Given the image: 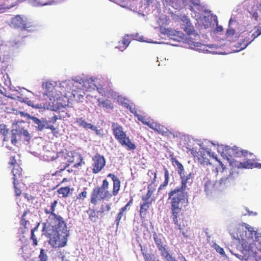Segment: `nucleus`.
I'll list each match as a JSON object with an SVG mask.
<instances>
[{"label": "nucleus", "instance_id": "39", "mask_svg": "<svg viewBox=\"0 0 261 261\" xmlns=\"http://www.w3.org/2000/svg\"><path fill=\"white\" fill-rule=\"evenodd\" d=\"M89 219L93 222H95L98 218L94 211H92L89 215Z\"/></svg>", "mask_w": 261, "mask_h": 261}, {"label": "nucleus", "instance_id": "23", "mask_svg": "<svg viewBox=\"0 0 261 261\" xmlns=\"http://www.w3.org/2000/svg\"><path fill=\"white\" fill-rule=\"evenodd\" d=\"M153 236L154 241L155 243V244L158 248L163 246L166 245L165 244V239L162 234H156V233H155L154 234H153Z\"/></svg>", "mask_w": 261, "mask_h": 261}, {"label": "nucleus", "instance_id": "15", "mask_svg": "<svg viewBox=\"0 0 261 261\" xmlns=\"http://www.w3.org/2000/svg\"><path fill=\"white\" fill-rule=\"evenodd\" d=\"M130 40L131 38L129 35H125L122 40L118 42V45L116 46V48L123 51L127 47L130 42Z\"/></svg>", "mask_w": 261, "mask_h": 261}, {"label": "nucleus", "instance_id": "64", "mask_svg": "<svg viewBox=\"0 0 261 261\" xmlns=\"http://www.w3.org/2000/svg\"><path fill=\"white\" fill-rule=\"evenodd\" d=\"M25 1V0H17L18 4L20 3H22Z\"/></svg>", "mask_w": 261, "mask_h": 261}, {"label": "nucleus", "instance_id": "62", "mask_svg": "<svg viewBox=\"0 0 261 261\" xmlns=\"http://www.w3.org/2000/svg\"><path fill=\"white\" fill-rule=\"evenodd\" d=\"M152 174L154 175L153 180H155L156 178V172H154L153 173L152 172Z\"/></svg>", "mask_w": 261, "mask_h": 261}, {"label": "nucleus", "instance_id": "61", "mask_svg": "<svg viewBox=\"0 0 261 261\" xmlns=\"http://www.w3.org/2000/svg\"><path fill=\"white\" fill-rule=\"evenodd\" d=\"M223 30V28L221 26L217 27V31L219 32L222 31Z\"/></svg>", "mask_w": 261, "mask_h": 261}, {"label": "nucleus", "instance_id": "44", "mask_svg": "<svg viewBox=\"0 0 261 261\" xmlns=\"http://www.w3.org/2000/svg\"><path fill=\"white\" fill-rule=\"evenodd\" d=\"M79 157L80 161L78 163L73 165V168H77L79 167L82 166L83 165L85 164V162L83 161V158L81 155H79Z\"/></svg>", "mask_w": 261, "mask_h": 261}, {"label": "nucleus", "instance_id": "59", "mask_svg": "<svg viewBox=\"0 0 261 261\" xmlns=\"http://www.w3.org/2000/svg\"><path fill=\"white\" fill-rule=\"evenodd\" d=\"M192 4L194 6H198V5H199V2L198 1H197L196 2H194L193 1H192Z\"/></svg>", "mask_w": 261, "mask_h": 261}, {"label": "nucleus", "instance_id": "8", "mask_svg": "<svg viewBox=\"0 0 261 261\" xmlns=\"http://www.w3.org/2000/svg\"><path fill=\"white\" fill-rule=\"evenodd\" d=\"M191 153L197 160L200 164L207 165L210 164L209 160L207 158V153L205 151L197 152L194 149L190 150Z\"/></svg>", "mask_w": 261, "mask_h": 261}, {"label": "nucleus", "instance_id": "9", "mask_svg": "<svg viewBox=\"0 0 261 261\" xmlns=\"http://www.w3.org/2000/svg\"><path fill=\"white\" fill-rule=\"evenodd\" d=\"M97 189L101 193L102 196L105 198L106 200L110 199L113 195V193H111L109 191V182L107 179H104L102 181V184L100 187H96Z\"/></svg>", "mask_w": 261, "mask_h": 261}, {"label": "nucleus", "instance_id": "33", "mask_svg": "<svg viewBox=\"0 0 261 261\" xmlns=\"http://www.w3.org/2000/svg\"><path fill=\"white\" fill-rule=\"evenodd\" d=\"M232 180V176L230 174L228 177H222L220 180V182L221 185H226L230 183Z\"/></svg>", "mask_w": 261, "mask_h": 261}, {"label": "nucleus", "instance_id": "54", "mask_svg": "<svg viewBox=\"0 0 261 261\" xmlns=\"http://www.w3.org/2000/svg\"><path fill=\"white\" fill-rule=\"evenodd\" d=\"M47 128H49L50 129L53 130L55 129V127L53 125H50V124H46V127Z\"/></svg>", "mask_w": 261, "mask_h": 261}, {"label": "nucleus", "instance_id": "12", "mask_svg": "<svg viewBox=\"0 0 261 261\" xmlns=\"http://www.w3.org/2000/svg\"><path fill=\"white\" fill-rule=\"evenodd\" d=\"M106 200L101 193L95 187L94 188L90 195V202L94 205H97L99 202Z\"/></svg>", "mask_w": 261, "mask_h": 261}, {"label": "nucleus", "instance_id": "63", "mask_svg": "<svg viewBox=\"0 0 261 261\" xmlns=\"http://www.w3.org/2000/svg\"><path fill=\"white\" fill-rule=\"evenodd\" d=\"M68 181V179H67V178H64L62 179V181H61V183H63V182H67V181Z\"/></svg>", "mask_w": 261, "mask_h": 261}, {"label": "nucleus", "instance_id": "6", "mask_svg": "<svg viewBox=\"0 0 261 261\" xmlns=\"http://www.w3.org/2000/svg\"><path fill=\"white\" fill-rule=\"evenodd\" d=\"M47 156L48 157V160L55 161L58 169H59V171L56 172V174L64 171L71 163L74 162L73 157L71 156L68 152L63 151L59 152L56 153L55 155H47Z\"/></svg>", "mask_w": 261, "mask_h": 261}, {"label": "nucleus", "instance_id": "26", "mask_svg": "<svg viewBox=\"0 0 261 261\" xmlns=\"http://www.w3.org/2000/svg\"><path fill=\"white\" fill-rule=\"evenodd\" d=\"M70 189L68 187H61L59 188L57 192L59 195H61L62 197H67L69 196Z\"/></svg>", "mask_w": 261, "mask_h": 261}, {"label": "nucleus", "instance_id": "2", "mask_svg": "<svg viewBox=\"0 0 261 261\" xmlns=\"http://www.w3.org/2000/svg\"><path fill=\"white\" fill-rule=\"evenodd\" d=\"M181 185L174 189H171L168 193V200H170L171 218L174 224L180 230L183 229L184 225H181V220L183 216L184 208L188 203V194L187 191L188 185H190L193 180L191 173L187 175L180 176Z\"/></svg>", "mask_w": 261, "mask_h": 261}, {"label": "nucleus", "instance_id": "27", "mask_svg": "<svg viewBox=\"0 0 261 261\" xmlns=\"http://www.w3.org/2000/svg\"><path fill=\"white\" fill-rule=\"evenodd\" d=\"M154 130L163 136L168 135L169 132L167 128H165L163 126L158 124H157L156 126H155Z\"/></svg>", "mask_w": 261, "mask_h": 261}, {"label": "nucleus", "instance_id": "57", "mask_svg": "<svg viewBox=\"0 0 261 261\" xmlns=\"http://www.w3.org/2000/svg\"><path fill=\"white\" fill-rule=\"evenodd\" d=\"M172 3L182 2L183 4L186 1V0H171Z\"/></svg>", "mask_w": 261, "mask_h": 261}, {"label": "nucleus", "instance_id": "25", "mask_svg": "<svg viewBox=\"0 0 261 261\" xmlns=\"http://www.w3.org/2000/svg\"><path fill=\"white\" fill-rule=\"evenodd\" d=\"M76 122L78 125L84 128L85 129H88L94 128L93 125L91 123L87 122L83 118H79L76 119Z\"/></svg>", "mask_w": 261, "mask_h": 261}, {"label": "nucleus", "instance_id": "38", "mask_svg": "<svg viewBox=\"0 0 261 261\" xmlns=\"http://www.w3.org/2000/svg\"><path fill=\"white\" fill-rule=\"evenodd\" d=\"M0 127H1V128H0V133H1V134H2L5 137H4V140L6 141L7 139H6V136L8 133V129L6 128V125H1Z\"/></svg>", "mask_w": 261, "mask_h": 261}, {"label": "nucleus", "instance_id": "1", "mask_svg": "<svg viewBox=\"0 0 261 261\" xmlns=\"http://www.w3.org/2000/svg\"><path fill=\"white\" fill-rule=\"evenodd\" d=\"M57 203V200H54L49 208H44V213L48 215V217L43 223L42 230L49 239L50 245L54 248H61L67 244L69 231L64 219L55 213Z\"/></svg>", "mask_w": 261, "mask_h": 261}, {"label": "nucleus", "instance_id": "5", "mask_svg": "<svg viewBox=\"0 0 261 261\" xmlns=\"http://www.w3.org/2000/svg\"><path fill=\"white\" fill-rule=\"evenodd\" d=\"M242 246L245 252L244 255L236 254V256L240 259L247 260L251 255L255 256L258 251L261 250V236H256L252 243L243 240Z\"/></svg>", "mask_w": 261, "mask_h": 261}, {"label": "nucleus", "instance_id": "47", "mask_svg": "<svg viewBox=\"0 0 261 261\" xmlns=\"http://www.w3.org/2000/svg\"><path fill=\"white\" fill-rule=\"evenodd\" d=\"M234 34L235 30L232 28H229L226 31V35L227 37H229L233 36Z\"/></svg>", "mask_w": 261, "mask_h": 261}, {"label": "nucleus", "instance_id": "58", "mask_svg": "<svg viewBox=\"0 0 261 261\" xmlns=\"http://www.w3.org/2000/svg\"><path fill=\"white\" fill-rule=\"evenodd\" d=\"M241 152L242 154L244 156L247 155V154L248 153V152L247 150H242Z\"/></svg>", "mask_w": 261, "mask_h": 261}, {"label": "nucleus", "instance_id": "22", "mask_svg": "<svg viewBox=\"0 0 261 261\" xmlns=\"http://www.w3.org/2000/svg\"><path fill=\"white\" fill-rule=\"evenodd\" d=\"M141 251L145 261H160L158 259L156 258L154 254L147 253V250L145 247H141Z\"/></svg>", "mask_w": 261, "mask_h": 261}, {"label": "nucleus", "instance_id": "31", "mask_svg": "<svg viewBox=\"0 0 261 261\" xmlns=\"http://www.w3.org/2000/svg\"><path fill=\"white\" fill-rule=\"evenodd\" d=\"M19 181H13L15 195L16 196H19L21 194V190L18 186Z\"/></svg>", "mask_w": 261, "mask_h": 261}, {"label": "nucleus", "instance_id": "51", "mask_svg": "<svg viewBox=\"0 0 261 261\" xmlns=\"http://www.w3.org/2000/svg\"><path fill=\"white\" fill-rule=\"evenodd\" d=\"M7 7H6V5L5 3L0 5V13L5 12L7 10Z\"/></svg>", "mask_w": 261, "mask_h": 261}, {"label": "nucleus", "instance_id": "60", "mask_svg": "<svg viewBox=\"0 0 261 261\" xmlns=\"http://www.w3.org/2000/svg\"><path fill=\"white\" fill-rule=\"evenodd\" d=\"M62 261H70L69 259L65 258L64 255H63L62 257Z\"/></svg>", "mask_w": 261, "mask_h": 261}, {"label": "nucleus", "instance_id": "4", "mask_svg": "<svg viewBox=\"0 0 261 261\" xmlns=\"http://www.w3.org/2000/svg\"><path fill=\"white\" fill-rule=\"evenodd\" d=\"M112 129L115 138L122 146H124L128 150H134L136 148L135 144L132 142L120 124L113 122Z\"/></svg>", "mask_w": 261, "mask_h": 261}, {"label": "nucleus", "instance_id": "13", "mask_svg": "<svg viewBox=\"0 0 261 261\" xmlns=\"http://www.w3.org/2000/svg\"><path fill=\"white\" fill-rule=\"evenodd\" d=\"M108 177H111L113 180V195L114 196H116L118 195L120 190V180L118 177L115 176V175L112 173L109 174Z\"/></svg>", "mask_w": 261, "mask_h": 261}, {"label": "nucleus", "instance_id": "41", "mask_svg": "<svg viewBox=\"0 0 261 261\" xmlns=\"http://www.w3.org/2000/svg\"><path fill=\"white\" fill-rule=\"evenodd\" d=\"M27 214V212L24 211L21 216V221H20L21 225H22V226H23L25 227H26L27 223L28 222V221L27 220H26L24 218V217Z\"/></svg>", "mask_w": 261, "mask_h": 261}, {"label": "nucleus", "instance_id": "24", "mask_svg": "<svg viewBox=\"0 0 261 261\" xmlns=\"http://www.w3.org/2000/svg\"><path fill=\"white\" fill-rule=\"evenodd\" d=\"M21 136V132L20 130L13 129L11 130V141L13 144L15 145L17 142L18 138Z\"/></svg>", "mask_w": 261, "mask_h": 261}, {"label": "nucleus", "instance_id": "48", "mask_svg": "<svg viewBox=\"0 0 261 261\" xmlns=\"http://www.w3.org/2000/svg\"><path fill=\"white\" fill-rule=\"evenodd\" d=\"M164 180H167L169 181V172L167 168L166 167H164Z\"/></svg>", "mask_w": 261, "mask_h": 261}, {"label": "nucleus", "instance_id": "42", "mask_svg": "<svg viewBox=\"0 0 261 261\" xmlns=\"http://www.w3.org/2000/svg\"><path fill=\"white\" fill-rule=\"evenodd\" d=\"M31 239L33 240V245L34 246H37L38 244V242L37 240V238H36L35 235L34 234V229H33L31 230Z\"/></svg>", "mask_w": 261, "mask_h": 261}, {"label": "nucleus", "instance_id": "34", "mask_svg": "<svg viewBox=\"0 0 261 261\" xmlns=\"http://www.w3.org/2000/svg\"><path fill=\"white\" fill-rule=\"evenodd\" d=\"M39 261H47L48 256L47 254L44 252V250L43 249H40V254L39 255Z\"/></svg>", "mask_w": 261, "mask_h": 261}, {"label": "nucleus", "instance_id": "17", "mask_svg": "<svg viewBox=\"0 0 261 261\" xmlns=\"http://www.w3.org/2000/svg\"><path fill=\"white\" fill-rule=\"evenodd\" d=\"M152 202H153L143 200V202L140 204V209L139 212L140 216L141 218H144L146 215L147 211L151 206Z\"/></svg>", "mask_w": 261, "mask_h": 261}, {"label": "nucleus", "instance_id": "35", "mask_svg": "<svg viewBox=\"0 0 261 261\" xmlns=\"http://www.w3.org/2000/svg\"><path fill=\"white\" fill-rule=\"evenodd\" d=\"M175 163L177 166L178 169V173L179 174L180 176H181L182 175H184V168L182 165L178 161H175Z\"/></svg>", "mask_w": 261, "mask_h": 261}, {"label": "nucleus", "instance_id": "3", "mask_svg": "<svg viewBox=\"0 0 261 261\" xmlns=\"http://www.w3.org/2000/svg\"><path fill=\"white\" fill-rule=\"evenodd\" d=\"M180 19L181 21V28L189 36L186 38V43L192 49H200L199 47H201L202 44L197 41L199 39V35L195 31L190 19L186 16H183Z\"/></svg>", "mask_w": 261, "mask_h": 261}, {"label": "nucleus", "instance_id": "45", "mask_svg": "<svg viewBox=\"0 0 261 261\" xmlns=\"http://www.w3.org/2000/svg\"><path fill=\"white\" fill-rule=\"evenodd\" d=\"M169 181L164 180V181L161 184L158 188V192H160L161 190L164 189L166 188L169 184Z\"/></svg>", "mask_w": 261, "mask_h": 261}, {"label": "nucleus", "instance_id": "55", "mask_svg": "<svg viewBox=\"0 0 261 261\" xmlns=\"http://www.w3.org/2000/svg\"><path fill=\"white\" fill-rule=\"evenodd\" d=\"M214 158L219 162V163L222 167V170H224V169H225V167L224 166V165L222 164V162H221L220 160H218L216 157H214Z\"/></svg>", "mask_w": 261, "mask_h": 261}, {"label": "nucleus", "instance_id": "16", "mask_svg": "<svg viewBox=\"0 0 261 261\" xmlns=\"http://www.w3.org/2000/svg\"><path fill=\"white\" fill-rule=\"evenodd\" d=\"M166 247V245H165L158 248L163 258L166 261H177L174 257L170 254Z\"/></svg>", "mask_w": 261, "mask_h": 261}, {"label": "nucleus", "instance_id": "29", "mask_svg": "<svg viewBox=\"0 0 261 261\" xmlns=\"http://www.w3.org/2000/svg\"><path fill=\"white\" fill-rule=\"evenodd\" d=\"M215 189V185L211 180H207L204 185V191L208 193Z\"/></svg>", "mask_w": 261, "mask_h": 261}, {"label": "nucleus", "instance_id": "43", "mask_svg": "<svg viewBox=\"0 0 261 261\" xmlns=\"http://www.w3.org/2000/svg\"><path fill=\"white\" fill-rule=\"evenodd\" d=\"M93 127L94 128H91V129L94 130L97 135H98L101 137L103 136V134L102 133L103 129H97V127L94 125Z\"/></svg>", "mask_w": 261, "mask_h": 261}, {"label": "nucleus", "instance_id": "49", "mask_svg": "<svg viewBox=\"0 0 261 261\" xmlns=\"http://www.w3.org/2000/svg\"><path fill=\"white\" fill-rule=\"evenodd\" d=\"M21 132V136L23 135V136L26 137L27 140H28L30 138V134L28 132V130L23 129L21 130H20Z\"/></svg>", "mask_w": 261, "mask_h": 261}, {"label": "nucleus", "instance_id": "37", "mask_svg": "<svg viewBox=\"0 0 261 261\" xmlns=\"http://www.w3.org/2000/svg\"><path fill=\"white\" fill-rule=\"evenodd\" d=\"M123 213H124L119 210V212L117 215L115 221L117 226H118V225H119L120 220L123 216Z\"/></svg>", "mask_w": 261, "mask_h": 261}, {"label": "nucleus", "instance_id": "50", "mask_svg": "<svg viewBox=\"0 0 261 261\" xmlns=\"http://www.w3.org/2000/svg\"><path fill=\"white\" fill-rule=\"evenodd\" d=\"M58 119V118L56 115H54V116L50 117L49 120H45V121L48 122V124L50 123H55Z\"/></svg>", "mask_w": 261, "mask_h": 261}, {"label": "nucleus", "instance_id": "20", "mask_svg": "<svg viewBox=\"0 0 261 261\" xmlns=\"http://www.w3.org/2000/svg\"><path fill=\"white\" fill-rule=\"evenodd\" d=\"M98 106L100 107L107 110H112L114 108L113 104L109 99H101L99 98L97 100Z\"/></svg>", "mask_w": 261, "mask_h": 261}, {"label": "nucleus", "instance_id": "18", "mask_svg": "<svg viewBox=\"0 0 261 261\" xmlns=\"http://www.w3.org/2000/svg\"><path fill=\"white\" fill-rule=\"evenodd\" d=\"M154 191L155 188L152 186L149 185L147 187V192L146 195L142 196V200L154 202L155 201V197L153 195Z\"/></svg>", "mask_w": 261, "mask_h": 261}, {"label": "nucleus", "instance_id": "36", "mask_svg": "<svg viewBox=\"0 0 261 261\" xmlns=\"http://www.w3.org/2000/svg\"><path fill=\"white\" fill-rule=\"evenodd\" d=\"M133 197L132 196V197H130V200L128 201V202L125 206L121 207L120 209V211H121V212L124 213L126 210H128L129 209L128 208V207L133 203Z\"/></svg>", "mask_w": 261, "mask_h": 261}, {"label": "nucleus", "instance_id": "56", "mask_svg": "<svg viewBox=\"0 0 261 261\" xmlns=\"http://www.w3.org/2000/svg\"><path fill=\"white\" fill-rule=\"evenodd\" d=\"M252 16L253 18L255 19V20H257L258 17L257 13L256 12H253V13H252Z\"/></svg>", "mask_w": 261, "mask_h": 261}, {"label": "nucleus", "instance_id": "10", "mask_svg": "<svg viewBox=\"0 0 261 261\" xmlns=\"http://www.w3.org/2000/svg\"><path fill=\"white\" fill-rule=\"evenodd\" d=\"M12 24L15 28H21L23 30L29 28L32 26L30 23H27L26 20L20 15H16L15 17L13 18Z\"/></svg>", "mask_w": 261, "mask_h": 261}, {"label": "nucleus", "instance_id": "30", "mask_svg": "<svg viewBox=\"0 0 261 261\" xmlns=\"http://www.w3.org/2000/svg\"><path fill=\"white\" fill-rule=\"evenodd\" d=\"M111 203H107L105 206L104 205H101V207L98 212V213L100 214H103L106 212H108L111 210Z\"/></svg>", "mask_w": 261, "mask_h": 261}, {"label": "nucleus", "instance_id": "7", "mask_svg": "<svg viewBox=\"0 0 261 261\" xmlns=\"http://www.w3.org/2000/svg\"><path fill=\"white\" fill-rule=\"evenodd\" d=\"M93 164L92 173L97 174L100 172L106 165V159L103 155L96 153L92 158Z\"/></svg>", "mask_w": 261, "mask_h": 261}, {"label": "nucleus", "instance_id": "14", "mask_svg": "<svg viewBox=\"0 0 261 261\" xmlns=\"http://www.w3.org/2000/svg\"><path fill=\"white\" fill-rule=\"evenodd\" d=\"M13 174V181H22L24 173L22 171V168L19 165H16V167H13L12 170Z\"/></svg>", "mask_w": 261, "mask_h": 261}, {"label": "nucleus", "instance_id": "46", "mask_svg": "<svg viewBox=\"0 0 261 261\" xmlns=\"http://www.w3.org/2000/svg\"><path fill=\"white\" fill-rule=\"evenodd\" d=\"M215 249L216 250V251L218 253H220V254H221V255L225 254V252L224 251V249L222 247L219 246V245L216 244L215 246Z\"/></svg>", "mask_w": 261, "mask_h": 261}, {"label": "nucleus", "instance_id": "21", "mask_svg": "<svg viewBox=\"0 0 261 261\" xmlns=\"http://www.w3.org/2000/svg\"><path fill=\"white\" fill-rule=\"evenodd\" d=\"M31 119L33 122L36 124L35 127L39 130H42L46 127V124H48V122L43 120H41L35 117H32Z\"/></svg>", "mask_w": 261, "mask_h": 261}, {"label": "nucleus", "instance_id": "19", "mask_svg": "<svg viewBox=\"0 0 261 261\" xmlns=\"http://www.w3.org/2000/svg\"><path fill=\"white\" fill-rule=\"evenodd\" d=\"M234 166L238 168L252 169L254 166L251 160H247L243 162H236L234 163Z\"/></svg>", "mask_w": 261, "mask_h": 261}, {"label": "nucleus", "instance_id": "40", "mask_svg": "<svg viewBox=\"0 0 261 261\" xmlns=\"http://www.w3.org/2000/svg\"><path fill=\"white\" fill-rule=\"evenodd\" d=\"M9 165L10 166H13V167H16V165H19L17 163V161L15 159V157L14 156H11L10 158V160L9 161Z\"/></svg>", "mask_w": 261, "mask_h": 261}, {"label": "nucleus", "instance_id": "52", "mask_svg": "<svg viewBox=\"0 0 261 261\" xmlns=\"http://www.w3.org/2000/svg\"><path fill=\"white\" fill-rule=\"evenodd\" d=\"M146 125H147L150 128L154 130L155 126H156L157 124L147 122Z\"/></svg>", "mask_w": 261, "mask_h": 261}, {"label": "nucleus", "instance_id": "32", "mask_svg": "<svg viewBox=\"0 0 261 261\" xmlns=\"http://www.w3.org/2000/svg\"><path fill=\"white\" fill-rule=\"evenodd\" d=\"M8 10L18 5L17 0H7L5 3Z\"/></svg>", "mask_w": 261, "mask_h": 261}, {"label": "nucleus", "instance_id": "28", "mask_svg": "<svg viewBox=\"0 0 261 261\" xmlns=\"http://www.w3.org/2000/svg\"><path fill=\"white\" fill-rule=\"evenodd\" d=\"M86 188H84V190L83 192L76 195L75 201H78V202L80 203L84 201L85 199L87 197L88 193L86 191Z\"/></svg>", "mask_w": 261, "mask_h": 261}, {"label": "nucleus", "instance_id": "53", "mask_svg": "<svg viewBox=\"0 0 261 261\" xmlns=\"http://www.w3.org/2000/svg\"><path fill=\"white\" fill-rule=\"evenodd\" d=\"M138 120H140V121H141L144 124H147V122L146 121L144 117L142 116L138 117Z\"/></svg>", "mask_w": 261, "mask_h": 261}, {"label": "nucleus", "instance_id": "11", "mask_svg": "<svg viewBox=\"0 0 261 261\" xmlns=\"http://www.w3.org/2000/svg\"><path fill=\"white\" fill-rule=\"evenodd\" d=\"M260 33H259L257 35H255V33L250 35V34H247V36H246L241 42L238 43V45L237 47H239L240 48V50H243L245 49L255 38H256Z\"/></svg>", "mask_w": 261, "mask_h": 261}]
</instances>
